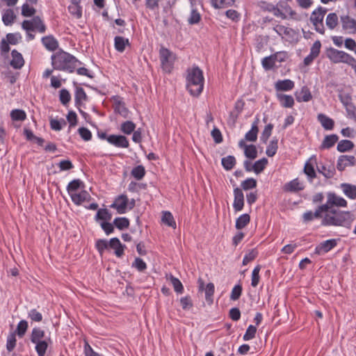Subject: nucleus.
Masks as SVG:
<instances>
[{
	"label": "nucleus",
	"instance_id": "nucleus-1",
	"mask_svg": "<svg viewBox=\"0 0 356 356\" xmlns=\"http://www.w3.org/2000/svg\"><path fill=\"white\" fill-rule=\"evenodd\" d=\"M354 220V216L350 211H341L337 209H330L325 213L321 225L323 226H335L350 228Z\"/></svg>",
	"mask_w": 356,
	"mask_h": 356
},
{
	"label": "nucleus",
	"instance_id": "nucleus-43",
	"mask_svg": "<svg viewBox=\"0 0 356 356\" xmlns=\"http://www.w3.org/2000/svg\"><path fill=\"white\" fill-rule=\"evenodd\" d=\"M68 11L76 19H79L82 16V10L81 7L80 6V3H71V4L68 6Z\"/></svg>",
	"mask_w": 356,
	"mask_h": 356
},
{
	"label": "nucleus",
	"instance_id": "nucleus-7",
	"mask_svg": "<svg viewBox=\"0 0 356 356\" xmlns=\"http://www.w3.org/2000/svg\"><path fill=\"white\" fill-rule=\"evenodd\" d=\"M22 27L26 32L37 30L43 33L46 31L47 27L40 16H33L31 20H24L22 23Z\"/></svg>",
	"mask_w": 356,
	"mask_h": 356
},
{
	"label": "nucleus",
	"instance_id": "nucleus-11",
	"mask_svg": "<svg viewBox=\"0 0 356 356\" xmlns=\"http://www.w3.org/2000/svg\"><path fill=\"white\" fill-rule=\"evenodd\" d=\"M107 141L117 147L120 148H127L129 146V143L126 136L123 135H115L112 134L108 136Z\"/></svg>",
	"mask_w": 356,
	"mask_h": 356
},
{
	"label": "nucleus",
	"instance_id": "nucleus-57",
	"mask_svg": "<svg viewBox=\"0 0 356 356\" xmlns=\"http://www.w3.org/2000/svg\"><path fill=\"white\" fill-rule=\"evenodd\" d=\"M180 304L184 310H189L193 307V300L190 296H186L180 298Z\"/></svg>",
	"mask_w": 356,
	"mask_h": 356
},
{
	"label": "nucleus",
	"instance_id": "nucleus-46",
	"mask_svg": "<svg viewBox=\"0 0 356 356\" xmlns=\"http://www.w3.org/2000/svg\"><path fill=\"white\" fill-rule=\"evenodd\" d=\"M35 344L38 356H44L49 346L48 342L46 340H42L35 343Z\"/></svg>",
	"mask_w": 356,
	"mask_h": 356
},
{
	"label": "nucleus",
	"instance_id": "nucleus-13",
	"mask_svg": "<svg viewBox=\"0 0 356 356\" xmlns=\"http://www.w3.org/2000/svg\"><path fill=\"white\" fill-rule=\"evenodd\" d=\"M340 19L343 30L356 33V19L348 15L341 16Z\"/></svg>",
	"mask_w": 356,
	"mask_h": 356
},
{
	"label": "nucleus",
	"instance_id": "nucleus-3",
	"mask_svg": "<svg viewBox=\"0 0 356 356\" xmlns=\"http://www.w3.org/2000/svg\"><path fill=\"white\" fill-rule=\"evenodd\" d=\"M186 89L191 95L197 97L204 88V78L202 70L197 66L188 68L186 76Z\"/></svg>",
	"mask_w": 356,
	"mask_h": 356
},
{
	"label": "nucleus",
	"instance_id": "nucleus-63",
	"mask_svg": "<svg viewBox=\"0 0 356 356\" xmlns=\"http://www.w3.org/2000/svg\"><path fill=\"white\" fill-rule=\"evenodd\" d=\"M241 187L245 191L257 187V181L254 178H248L241 182Z\"/></svg>",
	"mask_w": 356,
	"mask_h": 356
},
{
	"label": "nucleus",
	"instance_id": "nucleus-44",
	"mask_svg": "<svg viewBox=\"0 0 356 356\" xmlns=\"http://www.w3.org/2000/svg\"><path fill=\"white\" fill-rule=\"evenodd\" d=\"M268 164V159L266 158H262L257 161L252 165L253 171L256 174L261 173L266 168Z\"/></svg>",
	"mask_w": 356,
	"mask_h": 356
},
{
	"label": "nucleus",
	"instance_id": "nucleus-40",
	"mask_svg": "<svg viewBox=\"0 0 356 356\" xmlns=\"http://www.w3.org/2000/svg\"><path fill=\"white\" fill-rule=\"evenodd\" d=\"M136 129V124L132 121L127 120L121 124L120 131L127 135L131 134Z\"/></svg>",
	"mask_w": 356,
	"mask_h": 356
},
{
	"label": "nucleus",
	"instance_id": "nucleus-34",
	"mask_svg": "<svg viewBox=\"0 0 356 356\" xmlns=\"http://www.w3.org/2000/svg\"><path fill=\"white\" fill-rule=\"evenodd\" d=\"M161 221L165 225L171 227L173 229L176 228V222L172 214L170 211H165L162 212Z\"/></svg>",
	"mask_w": 356,
	"mask_h": 356
},
{
	"label": "nucleus",
	"instance_id": "nucleus-12",
	"mask_svg": "<svg viewBox=\"0 0 356 356\" xmlns=\"http://www.w3.org/2000/svg\"><path fill=\"white\" fill-rule=\"evenodd\" d=\"M114 102V111L124 118L129 117V109L126 107L124 102L122 101V98L118 95L113 97Z\"/></svg>",
	"mask_w": 356,
	"mask_h": 356
},
{
	"label": "nucleus",
	"instance_id": "nucleus-27",
	"mask_svg": "<svg viewBox=\"0 0 356 356\" xmlns=\"http://www.w3.org/2000/svg\"><path fill=\"white\" fill-rule=\"evenodd\" d=\"M339 136L337 134H330L326 136L321 145H320V149H330L332 147L335 143L338 141Z\"/></svg>",
	"mask_w": 356,
	"mask_h": 356
},
{
	"label": "nucleus",
	"instance_id": "nucleus-5",
	"mask_svg": "<svg viewBox=\"0 0 356 356\" xmlns=\"http://www.w3.org/2000/svg\"><path fill=\"white\" fill-rule=\"evenodd\" d=\"M326 56L333 63H343L348 65L354 58L344 51L330 47L326 50Z\"/></svg>",
	"mask_w": 356,
	"mask_h": 356
},
{
	"label": "nucleus",
	"instance_id": "nucleus-29",
	"mask_svg": "<svg viewBox=\"0 0 356 356\" xmlns=\"http://www.w3.org/2000/svg\"><path fill=\"white\" fill-rule=\"evenodd\" d=\"M318 120L325 130H332L334 127V121L323 113H320L317 116Z\"/></svg>",
	"mask_w": 356,
	"mask_h": 356
},
{
	"label": "nucleus",
	"instance_id": "nucleus-59",
	"mask_svg": "<svg viewBox=\"0 0 356 356\" xmlns=\"http://www.w3.org/2000/svg\"><path fill=\"white\" fill-rule=\"evenodd\" d=\"M108 247L109 242H108L106 239H98L95 242V248L101 255Z\"/></svg>",
	"mask_w": 356,
	"mask_h": 356
},
{
	"label": "nucleus",
	"instance_id": "nucleus-2",
	"mask_svg": "<svg viewBox=\"0 0 356 356\" xmlns=\"http://www.w3.org/2000/svg\"><path fill=\"white\" fill-rule=\"evenodd\" d=\"M51 65L54 70L72 73L77 65L81 63L73 55L60 49L54 54L51 57Z\"/></svg>",
	"mask_w": 356,
	"mask_h": 356
},
{
	"label": "nucleus",
	"instance_id": "nucleus-39",
	"mask_svg": "<svg viewBox=\"0 0 356 356\" xmlns=\"http://www.w3.org/2000/svg\"><path fill=\"white\" fill-rule=\"evenodd\" d=\"M44 331L40 327H34L31 334V341L33 343L42 341L44 337Z\"/></svg>",
	"mask_w": 356,
	"mask_h": 356
},
{
	"label": "nucleus",
	"instance_id": "nucleus-53",
	"mask_svg": "<svg viewBox=\"0 0 356 356\" xmlns=\"http://www.w3.org/2000/svg\"><path fill=\"white\" fill-rule=\"evenodd\" d=\"M258 256V251L256 248L252 249L246 253L243 259V265L245 266L252 261L254 260Z\"/></svg>",
	"mask_w": 356,
	"mask_h": 356
},
{
	"label": "nucleus",
	"instance_id": "nucleus-45",
	"mask_svg": "<svg viewBox=\"0 0 356 356\" xmlns=\"http://www.w3.org/2000/svg\"><path fill=\"white\" fill-rule=\"evenodd\" d=\"M131 175L137 180H140L145 175V169L142 165H137L132 169Z\"/></svg>",
	"mask_w": 356,
	"mask_h": 356
},
{
	"label": "nucleus",
	"instance_id": "nucleus-21",
	"mask_svg": "<svg viewBox=\"0 0 356 356\" xmlns=\"http://www.w3.org/2000/svg\"><path fill=\"white\" fill-rule=\"evenodd\" d=\"M259 120L258 118H257L252 124L251 129L249 131H248L245 135V138L243 139L245 140V142H255L257 140L259 133Z\"/></svg>",
	"mask_w": 356,
	"mask_h": 356
},
{
	"label": "nucleus",
	"instance_id": "nucleus-61",
	"mask_svg": "<svg viewBox=\"0 0 356 356\" xmlns=\"http://www.w3.org/2000/svg\"><path fill=\"white\" fill-rule=\"evenodd\" d=\"M59 99L64 106H66L71 100V95L67 89H61L60 90Z\"/></svg>",
	"mask_w": 356,
	"mask_h": 356
},
{
	"label": "nucleus",
	"instance_id": "nucleus-31",
	"mask_svg": "<svg viewBox=\"0 0 356 356\" xmlns=\"http://www.w3.org/2000/svg\"><path fill=\"white\" fill-rule=\"evenodd\" d=\"M85 187L84 183L80 180L79 179H76L70 181L67 186V191L70 195L71 196L73 194H75V191H76L79 188H83Z\"/></svg>",
	"mask_w": 356,
	"mask_h": 356
},
{
	"label": "nucleus",
	"instance_id": "nucleus-42",
	"mask_svg": "<svg viewBox=\"0 0 356 356\" xmlns=\"http://www.w3.org/2000/svg\"><path fill=\"white\" fill-rule=\"evenodd\" d=\"M354 147V143L349 140H341L337 147V149L340 152H345L351 150Z\"/></svg>",
	"mask_w": 356,
	"mask_h": 356
},
{
	"label": "nucleus",
	"instance_id": "nucleus-38",
	"mask_svg": "<svg viewBox=\"0 0 356 356\" xmlns=\"http://www.w3.org/2000/svg\"><path fill=\"white\" fill-rule=\"evenodd\" d=\"M112 218L111 213L107 209H99L95 216V220H102L103 222H108Z\"/></svg>",
	"mask_w": 356,
	"mask_h": 356
},
{
	"label": "nucleus",
	"instance_id": "nucleus-20",
	"mask_svg": "<svg viewBox=\"0 0 356 356\" xmlns=\"http://www.w3.org/2000/svg\"><path fill=\"white\" fill-rule=\"evenodd\" d=\"M88 97L83 88L80 86H76L74 92L75 106L79 108V107L82 106L84 102L88 101Z\"/></svg>",
	"mask_w": 356,
	"mask_h": 356
},
{
	"label": "nucleus",
	"instance_id": "nucleus-10",
	"mask_svg": "<svg viewBox=\"0 0 356 356\" xmlns=\"http://www.w3.org/2000/svg\"><path fill=\"white\" fill-rule=\"evenodd\" d=\"M325 204H327L328 209H334V206L346 207L348 203L344 198L337 195L334 193L329 192L327 194V202Z\"/></svg>",
	"mask_w": 356,
	"mask_h": 356
},
{
	"label": "nucleus",
	"instance_id": "nucleus-15",
	"mask_svg": "<svg viewBox=\"0 0 356 356\" xmlns=\"http://www.w3.org/2000/svg\"><path fill=\"white\" fill-rule=\"evenodd\" d=\"M337 245V239L332 238L323 241L318 244L315 248V253L322 254L333 249Z\"/></svg>",
	"mask_w": 356,
	"mask_h": 356
},
{
	"label": "nucleus",
	"instance_id": "nucleus-48",
	"mask_svg": "<svg viewBox=\"0 0 356 356\" xmlns=\"http://www.w3.org/2000/svg\"><path fill=\"white\" fill-rule=\"evenodd\" d=\"M261 269V266L260 265H257L252 272V277H251V285L252 287H256L259 283L260 281V275L259 272Z\"/></svg>",
	"mask_w": 356,
	"mask_h": 356
},
{
	"label": "nucleus",
	"instance_id": "nucleus-35",
	"mask_svg": "<svg viewBox=\"0 0 356 356\" xmlns=\"http://www.w3.org/2000/svg\"><path fill=\"white\" fill-rule=\"evenodd\" d=\"M16 15L12 9H7L3 14L2 21L6 26H10L13 24Z\"/></svg>",
	"mask_w": 356,
	"mask_h": 356
},
{
	"label": "nucleus",
	"instance_id": "nucleus-23",
	"mask_svg": "<svg viewBox=\"0 0 356 356\" xmlns=\"http://www.w3.org/2000/svg\"><path fill=\"white\" fill-rule=\"evenodd\" d=\"M304 189V186L299 181L298 179H294L292 181L286 183L283 186V190L285 192L296 193Z\"/></svg>",
	"mask_w": 356,
	"mask_h": 356
},
{
	"label": "nucleus",
	"instance_id": "nucleus-62",
	"mask_svg": "<svg viewBox=\"0 0 356 356\" xmlns=\"http://www.w3.org/2000/svg\"><path fill=\"white\" fill-rule=\"evenodd\" d=\"M131 266L136 268L139 272H143L147 269L146 263L140 257H136L135 259Z\"/></svg>",
	"mask_w": 356,
	"mask_h": 356
},
{
	"label": "nucleus",
	"instance_id": "nucleus-26",
	"mask_svg": "<svg viewBox=\"0 0 356 356\" xmlns=\"http://www.w3.org/2000/svg\"><path fill=\"white\" fill-rule=\"evenodd\" d=\"M295 86V83L290 79L278 80L275 83V89L276 91H289Z\"/></svg>",
	"mask_w": 356,
	"mask_h": 356
},
{
	"label": "nucleus",
	"instance_id": "nucleus-24",
	"mask_svg": "<svg viewBox=\"0 0 356 356\" xmlns=\"http://www.w3.org/2000/svg\"><path fill=\"white\" fill-rule=\"evenodd\" d=\"M41 41L42 44L49 51H54L58 47L57 40L51 35L43 37Z\"/></svg>",
	"mask_w": 356,
	"mask_h": 356
},
{
	"label": "nucleus",
	"instance_id": "nucleus-22",
	"mask_svg": "<svg viewBox=\"0 0 356 356\" xmlns=\"http://www.w3.org/2000/svg\"><path fill=\"white\" fill-rule=\"evenodd\" d=\"M71 199L76 205H81L84 202H89L91 196L87 191L82 190L79 193L72 195Z\"/></svg>",
	"mask_w": 356,
	"mask_h": 356
},
{
	"label": "nucleus",
	"instance_id": "nucleus-49",
	"mask_svg": "<svg viewBox=\"0 0 356 356\" xmlns=\"http://www.w3.org/2000/svg\"><path fill=\"white\" fill-rule=\"evenodd\" d=\"M202 17L197 8H192L188 23L191 25L197 24L201 21Z\"/></svg>",
	"mask_w": 356,
	"mask_h": 356
},
{
	"label": "nucleus",
	"instance_id": "nucleus-51",
	"mask_svg": "<svg viewBox=\"0 0 356 356\" xmlns=\"http://www.w3.org/2000/svg\"><path fill=\"white\" fill-rule=\"evenodd\" d=\"M10 118L13 121H23L26 118V114L23 110L14 109L10 112Z\"/></svg>",
	"mask_w": 356,
	"mask_h": 356
},
{
	"label": "nucleus",
	"instance_id": "nucleus-41",
	"mask_svg": "<svg viewBox=\"0 0 356 356\" xmlns=\"http://www.w3.org/2000/svg\"><path fill=\"white\" fill-rule=\"evenodd\" d=\"M113 225L118 229L123 230L129 227V220L125 217H118L114 219Z\"/></svg>",
	"mask_w": 356,
	"mask_h": 356
},
{
	"label": "nucleus",
	"instance_id": "nucleus-58",
	"mask_svg": "<svg viewBox=\"0 0 356 356\" xmlns=\"http://www.w3.org/2000/svg\"><path fill=\"white\" fill-rule=\"evenodd\" d=\"M275 31L280 35H291L293 30L284 25L278 24L274 28Z\"/></svg>",
	"mask_w": 356,
	"mask_h": 356
},
{
	"label": "nucleus",
	"instance_id": "nucleus-33",
	"mask_svg": "<svg viewBox=\"0 0 356 356\" xmlns=\"http://www.w3.org/2000/svg\"><path fill=\"white\" fill-rule=\"evenodd\" d=\"M127 45H129V39L122 36H115L114 38V46L119 52H123Z\"/></svg>",
	"mask_w": 356,
	"mask_h": 356
},
{
	"label": "nucleus",
	"instance_id": "nucleus-16",
	"mask_svg": "<svg viewBox=\"0 0 356 356\" xmlns=\"http://www.w3.org/2000/svg\"><path fill=\"white\" fill-rule=\"evenodd\" d=\"M238 147L244 149V154L248 159L253 160L257 157V149L254 145H247L245 140H241Z\"/></svg>",
	"mask_w": 356,
	"mask_h": 356
},
{
	"label": "nucleus",
	"instance_id": "nucleus-8",
	"mask_svg": "<svg viewBox=\"0 0 356 356\" xmlns=\"http://www.w3.org/2000/svg\"><path fill=\"white\" fill-rule=\"evenodd\" d=\"M198 291L205 293V300L209 305L213 302V294L215 292V286L212 282H209L204 286V282L202 277L197 280Z\"/></svg>",
	"mask_w": 356,
	"mask_h": 356
},
{
	"label": "nucleus",
	"instance_id": "nucleus-17",
	"mask_svg": "<svg viewBox=\"0 0 356 356\" xmlns=\"http://www.w3.org/2000/svg\"><path fill=\"white\" fill-rule=\"evenodd\" d=\"M234 200L233 207L235 211H240L244 207V195L242 189L236 187L234 189Z\"/></svg>",
	"mask_w": 356,
	"mask_h": 356
},
{
	"label": "nucleus",
	"instance_id": "nucleus-47",
	"mask_svg": "<svg viewBox=\"0 0 356 356\" xmlns=\"http://www.w3.org/2000/svg\"><path fill=\"white\" fill-rule=\"evenodd\" d=\"M278 149V140L275 138L270 141L266 151V154L268 156L272 157L273 156Z\"/></svg>",
	"mask_w": 356,
	"mask_h": 356
},
{
	"label": "nucleus",
	"instance_id": "nucleus-52",
	"mask_svg": "<svg viewBox=\"0 0 356 356\" xmlns=\"http://www.w3.org/2000/svg\"><path fill=\"white\" fill-rule=\"evenodd\" d=\"M49 123L51 129L55 131H60L63 126H65L67 124L63 118H60V120L51 118Z\"/></svg>",
	"mask_w": 356,
	"mask_h": 356
},
{
	"label": "nucleus",
	"instance_id": "nucleus-25",
	"mask_svg": "<svg viewBox=\"0 0 356 356\" xmlns=\"http://www.w3.org/2000/svg\"><path fill=\"white\" fill-rule=\"evenodd\" d=\"M11 55L12 60L10 62V65L14 69H21L24 64V60L22 55L15 49L12 51Z\"/></svg>",
	"mask_w": 356,
	"mask_h": 356
},
{
	"label": "nucleus",
	"instance_id": "nucleus-28",
	"mask_svg": "<svg viewBox=\"0 0 356 356\" xmlns=\"http://www.w3.org/2000/svg\"><path fill=\"white\" fill-rule=\"evenodd\" d=\"M276 97L282 106L284 108H291L294 105V99L291 95L277 93Z\"/></svg>",
	"mask_w": 356,
	"mask_h": 356
},
{
	"label": "nucleus",
	"instance_id": "nucleus-36",
	"mask_svg": "<svg viewBox=\"0 0 356 356\" xmlns=\"http://www.w3.org/2000/svg\"><path fill=\"white\" fill-rule=\"evenodd\" d=\"M236 161L234 156L229 155L223 157L221 163L226 170H231L236 165Z\"/></svg>",
	"mask_w": 356,
	"mask_h": 356
},
{
	"label": "nucleus",
	"instance_id": "nucleus-54",
	"mask_svg": "<svg viewBox=\"0 0 356 356\" xmlns=\"http://www.w3.org/2000/svg\"><path fill=\"white\" fill-rule=\"evenodd\" d=\"M36 13V10L30 6L28 3H25L22 6V15L26 17H33Z\"/></svg>",
	"mask_w": 356,
	"mask_h": 356
},
{
	"label": "nucleus",
	"instance_id": "nucleus-14",
	"mask_svg": "<svg viewBox=\"0 0 356 356\" xmlns=\"http://www.w3.org/2000/svg\"><path fill=\"white\" fill-rule=\"evenodd\" d=\"M356 159L354 156L341 155L339 157L337 164V168L339 171H343L347 166L355 165Z\"/></svg>",
	"mask_w": 356,
	"mask_h": 356
},
{
	"label": "nucleus",
	"instance_id": "nucleus-6",
	"mask_svg": "<svg viewBox=\"0 0 356 356\" xmlns=\"http://www.w3.org/2000/svg\"><path fill=\"white\" fill-rule=\"evenodd\" d=\"M326 12V9L323 8L322 7H318L317 9L312 12L310 16L311 22L314 26L316 31L320 34L325 33L323 19Z\"/></svg>",
	"mask_w": 356,
	"mask_h": 356
},
{
	"label": "nucleus",
	"instance_id": "nucleus-55",
	"mask_svg": "<svg viewBox=\"0 0 356 356\" xmlns=\"http://www.w3.org/2000/svg\"><path fill=\"white\" fill-rule=\"evenodd\" d=\"M170 280L175 292L177 293H182L184 292L183 284L178 278L174 277L172 275H170Z\"/></svg>",
	"mask_w": 356,
	"mask_h": 356
},
{
	"label": "nucleus",
	"instance_id": "nucleus-9",
	"mask_svg": "<svg viewBox=\"0 0 356 356\" xmlns=\"http://www.w3.org/2000/svg\"><path fill=\"white\" fill-rule=\"evenodd\" d=\"M128 203L129 199L127 196L124 194H122L115 198L113 203L110 207L116 209L118 213L123 214L127 212Z\"/></svg>",
	"mask_w": 356,
	"mask_h": 356
},
{
	"label": "nucleus",
	"instance_id": "nucleus-56",
	"mask_svg": "<svg viewBox=\"0 0 356 356\" xmlns=\"http://www.w3.org/2000/svg\"><path fill=\"white\" fill-rule=\"evenodd\" d=\"M273 124L271 123L268 124L265 126L264 129L263 130L260 139L264 143H266L269 137L271 135L272 130L273 129Z\"/></svg>",
	"mask_w": 356,
	"mask_h": 356
},
{
	"label": "nucleus",
	"instance_id": "nucleus-30",
	"mask_svg": "<svg viewBox=\"0 0 356 356\" xmlns=\"http://www.w3.org/2000/svg\"><path fill=\"white\" fill-rule=\"evenodd\" d=\"M317 170L319 173L322 174L327 179L332 178L336 172L335 168L333 165H330L327 167L324 165H321L317 166Z\"/></svg>",
	"mask_w": 356,
	"mask_h": 356
},
{
	"label": "nucleus",
	"instance_id": "nucleus-4",
	"mask_svg": "<svg viewBox=\"0 0 356 356\" xmlns=\"http://www.w3.org/2000/svg\"><path fill=\"white\" fill-rule=\"evenodd\" d=\"M159 59L162 70L166 73H171L177 59L176 54L168 48L161 47L159 49Z\"/></svg>",
	"mask_w": 356,
	"mask_h": 356
},
{
	"label": "nucleus",
	"instance_id": "nucleus-19",
	"mask_svg": "<svg viewBox=\"0 0 356 356\" xmlns=\"http://www.w3.org/2000/svg\"><path fill=\"white\" fill-rule=\"evenodd\" d=\"M109 247L115 250V254L118 257H122L124 254L126 245L121 243L118 238L114 237L109 241Z\"/></svg>",
	"mask_w": 356,
	"mask_h": 356
},
{
	"label": "nucleus",
	"instance_id": "nucleus-32",
	"mask_svg": "<svg viewBox=\"0 0 356 356\" xmlns=\"http://www.w3.org/2000/svg\"><path fill=\"white\" fill-rule=\"evenodd\" d=\"M341 188L344 194L350 199H356V186L350 184H341Z\"/></svg>",
	"mask_w": 356,
	"mask_h": 356
},
{
	"label": "nucleus",
	"instance_id": "nucleus-18",
	"mask_svg": "<svg viewBox=\"0 0 356 356\" xmlns=\"http://www.w3.org/2000/svg\"><path fill=\"white\" fill-rule=\"evenodd\" d=\"M294 95L298 102H307L312 100L313 97L309 88L307 86H303L300 90H296Z\"/></svg>",
	"mask_w": 356,
	"mask_h": 356
},
{
	"label": "nucleus",
	"instance_id": "nucleus-37",
	"mask_svg": "<svg viewBox=\"0 0 356 356\" xmlns=\"http://www.w3.org/2000/svg\"><path fill=\"white\" fill-rule=\"evenodd\" d=\"M250 221V216L248 213L241 215L236 220L235 227L237 229H242Z\"/></svg>",
	"mask_w": 356,
	"mask_h": 356
},
{
	"label": "nucleus",
	"instance_id": "nucleus-64",
	"mask_svg": "<svg viewBox=\"0 0 356 356\" xmlns=\"http://www.w3.org/2000/svg\"><path fill=\"white\" fill-rule=\"evenodd\" d=\"M344 47L349 51L354 52L356 55V41L351 38H347L344 40Z\"/></svg>",
	"mask_w": 356,
	"mask_h": 356
},
{
	"label": "nucleus",
	"instance_id": "nucleus-60",
	"mask_svg": "<svg viewBox=\"0 0 356 356\" xmlns=\"http://www.w3.org/2000/svg\"><path fill=\"white\" fill-rule=\"evenodd\" d=\"M304 172L311 179H314L316 177V174L314 166L309 161L306 162L304 167Z\"/></svg>",
	"mask_w": 356,
	"mask_h": 356
},
{
	"label": "nucleus",
	"instance_id": "nucleus-50",
	"mask_svg": "<svg viewBox=\"0 0 356 356\" xmlns=\"http://www.w3.org/2000/svg\"><path fill=\"white\" fill-rule=\"evenodd\" d=\"M326 25L330 29H334L338 25V17L334 13H329L326 17Z\"/></svg>",
	"mask_w": 356,
	"mask_h": 356
}]
</instances>
